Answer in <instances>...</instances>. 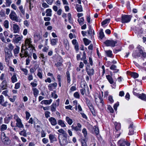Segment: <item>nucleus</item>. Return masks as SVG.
I'll return each instance as SVG.
<instances>
[{
	"label": "nucleus",
	"mask_w": 146,
	"mask_h": 146,
	"mask_svg": "<svg viewBox=\"0 0 146 146\" xmlns=\"http://www.w3.org/2000/svg\"><path fill=\"white\" fill-rule=\"evenodd\" d=\"M137 48L139 52L137 53L135 52L133 53L132 56L135 58L139 57L141 58H145L146 57V53L145 52L143 47L138 45L137 46Z\"/></svg>",
	"instance_id": "f257e3e1"
},
{
	"label": "nucleus",
	"mask_w": 146,
	"mask_h": 146,
	"mask_svg": "<svg viewBox=\"0 0 146 146\" xmlns=\"http://www.w3.org/2000/svg\"><path fill=\"white\" fill-rule=\"evenodd\" d=\"M9 19L12 21L18 22L19 21V19L16 12L13 10H11L9 15Z\"/></svg>",
	"instance_id": "f03ea898"
},
{
	"label": "nucleus",
	"mask_w": 146,
	"mask_h": 146,
	"mask_svg": "<svg viewBox=\"0 0 146 146\" xmlns=\"http://www.w3.org/2000/svg\"><path fill=\"white\" fill-rule=\"evenodd\" d=\"M95 101L98 106L101 109L103 108L104 104V102L101 96H99V98H95Z\"/></svg>",
	"instance_id": "7ed1b4c3"
},
{
	"label": "nucleus",
	"mask_w": 146,
	"mask_h": 146,
	"mask_svg": "<svg viewBox=\"0 0 146 146\" xmlns=\"http://www.w3.org/2000/svg\"><path fill=\"white\" fill-rule=\"evenodd\" d=\"M131 16L127 15H123L121 17V22L122 23H127L130 21Z\"/></svg>",
	"instance_id": "20e7f679"
},
{
	"label": "nucleus",
	"mask_w": 146,
	"mask_h": 146,
	"mask_svg": "<svg viewBox=\"0 0 146 146\" xmlns=\"http://www.w3.org/2000/svg\"><path fill=\"white\" fill-rule=\"evenodd\" d=\"M117 43V41L112 40H107L104 42V43L106 46H110L111 47H114Z\"/></svg>",
	"instance_id": "39448f33"
},
{
	"label": "nucleus",
	"mask_w": 146,
	"mask_h": 146,
	"mask_svg": "<svg viewBox=\"0 0 146 146\" xmlns=\"http://www.w3.org/2000/svg\"><path fill=\"white\" fill-rule=\"evenodd\" d=\"M4 97L2 95H0V104L4 107H6L8 105L9 107L11 106V104H8L7 101H6L4 102Z\"/></svg>",
	"instance_id": "423d86ee"
},
{
	"label": "nucleus",
	"mask_w": 146,
	"mask_h": 146,
	"mask_svg": "<svg viewBox=\"0 0 146 146\" xmlns=\"http://www.w3.org/2000/svg\"><path fill=\"white\" fill-rule=\"evenodd\" d=\"M1 139L5 144L8 145L10 144V140L8 137L6 136L4 133L1 134Z\"/></svg>",
	"instance_id": "0eeeda50"
},
{
	"label": "nucleus",
	"mask_w": 146,
	"mask_h": 146,
	"mask_svg": "<svg viewBox=\"0 0 146 146\" xmlns=\"http://www.w3.org/2000/svg\"><path fill=\"white\" fill-rule=\"evenodd\" d=\"M59 142L60 145L62 146L66 145L68 143H72L70 140L69 139L68 140L67 139L62 138V139L61 141L60 140Z\"/></svg>",
	"instance_id": "6e6552de"
},
{
	"label": "nucleus",
	"mask_w": 146,
	"mask_h": 146,
	"mask_svg": "<svg viewBox=\"0 0 146 146\" xmlns=\"http://www.w3.org/2000/svg\"><path fill=\"white\" fill-rule=\"evenodd\" d=\"M25 46L28 47H33V45L32 44V39L30 38H27L25 40Z\"/></svg>",
	"instance_id": "1a4fd4ad"
},
{
	"label": "nucleus",
	"mask_w": 146,
	"mask_h": 146,
	"mask_svg": "<svg viewBox=\"0 0 146 146\" xmlns=\"http://www.w3.org/2000/svg\"><path fill=\"white\" fill-rule=\"evenodd\" d=\"M80 86L82 88L84 89V90L86 89H87V94H89V89L85 81L83 80L81 82Z\"/></svg>",
	"instance_id": "9d476101"
},
{
	"label": "nucleus",
	"mask_w": 146,
	"mask_h": 146,
	"mask_svg": "<svg viewBox=\"0 0 146 146\" xmlns=\"http://www.w3.org/2000/svg\"><path fill=\"white\" fill-rule=\"evenodd\" d=\"M71 127L73 130H74L76 131H81L82 125L81 124L78 123L77 124L76 126H75L73 125L71 126Z\"/></svg>",
	"instance_id": "9b49d317"
},
{
	"label": "nucleus",
	"mask_w": 146,
	"mask_h": 146,
	"mask_svg": "<svg viewBox=\"0 0 146 146\" xmlns=\"http://www.w3.org/2000/svg\"><path fill=\"white\" fill-rule=\"evenodd\" d=\"M11 56L12 54L10 51H8L7 52L5 51V61L6 62H9Z\"/></svg>",
	"instance_id": "f8f14e48"
},
{
	"label": "nucleus",
	"mask_w": 146,
	"mask_h": 146,
	"mask_svg": "<svg viewBox=\"0 0 146 146\" xmlns=\"http://www.w3.org/2000/svg\"><path fill=\"white\" fill-rule=\"evenodd\" d=\"M15 37L13 39V41L17 43L19 41H21L23 38V36L18 35H14Z\"/></svg>",
	"instance_id": "ddd939ff"
},
{
	"label": "nucleus",
	"mask_w": 146,
	"mask_h": 146,
	"mask_svg": "<svg viewBox=\"0 0 146 146\" xmlns=\"http://www.w3.org/2000/svg\"><path fill=\"white\" fill-rule=\"evenodd\" d=\"M133 127V123H131L129 127V133H128L129 135H131L134 134V131Z\"/></svg>",
	"instance_id": "4468645a"
},
{
	"label": "nucleus",
	"mask_w": 146,
	"mask_h": 146,
	"mask_svg": "<svg viewBox=\"0 0 146 146\" xmlns=\"http://www.w3.org/2000/svg\"><path fill=\"white\" fill-rule=\"evenodd\" d=\"M7 87V82L6 80H3L1 83L0 88L2 90L6 89Z\"/></svg>",
	"instance_id": "2eb2a0df"
},
{
	"label": "nucleus",
	"mask_w": 146,
	"mask_h": 146,
	"mask_svg": "<svg viewBox=\"0 0 146 146\" xmlns=\"http://www.w3.org/2000/svg\"><path fill=\"white\" fill-rule=\"evenodd\" d=\"M13 33H19V25L17 24H13Z\"/></svg>",
	"instance_id": "dca6fc26"
},
{
	"label": "nucleus",
	"mask_w": 146,
	"mask_h": 146,
	"mask_svg": "<svg viewBox=\"0 0 146 146\" xmlns=\"http://www.w3.org/2000/svg\"><path fill=\"white\" fill-rule=\"evenodd\" d=\"M57 84L56 82L50 84L48 86V89L50 91H52L53 89L56 88Z\"/></svg>",
	"instance_id": "f3484780"
},
{
	"label": "nucleus",
	"mask_w": 146,
	"mask_h": 146,
	"mask_svg": "<svg viewBox=\"0 0 146 146\" xmlns=\"http://www.w3.org/2000/svg\"><path fill=\"white\" fill-rule=\"evenodd\" d=\"M49 121L50 122L52 125L55 126L57 124L56 120L54 118L51 117L49 118Z\"/></svg>",
	"instance_id": "a211bd4d"
},
{
	"label": "nucleus",
	"mask_w": 146,
	"mask_h": 146,
	"mask_svg": "<svg viewBox=\"0 0 146 146\" xmlns=\"http://www.w3.org/2000/svg\"><path fill=\"white\" fill-rule=\"evenodd\" d=\"M49 138L51 143H53V142L56 141H57V139L55 137V135L51 134L49 135Z\"/></svg>",
	"instance_id": "6ab92c4d"
},
{
	"label": "nucleus",
	"mask_w": 146,
	"mask_h": 146,
	"mask_svg": "<svg viewBox=\"0 0 146 146\" xmlns=\"http://www.w3.org/2000/svg\"><path fill=\"white\" fill-rule=\"evenodd\" d=\"M134 30L135 33L138 34L142 33L143 32L142 28L140 27H135Z\"/></svg>",
	"instance_id": "aec40b11"
},
{
	"label": "nucleus",
	"mask_w": 146,
	"mask_h": 146,
	"mask_svg": "<svg viewBox=\"0 0 146 146\" xmlns=\"http://www.w3.org/2000/svg\"><path fill=\"white\" fill-rule=\"evenodd\" d=\"M16 126L20 128H23L24 126L22 124L21 119L16 121Z\"/></svg>",
	"instance_id": "412c9836"
},
{
	"label": "nucleus",
	"mask_w": 146,
	"mask_h": 146,
	"mask_svg": "<svg viewBox=\"0 0 146 146\" xmlns=\"http://www.w3.org/2000/svg\"><path fill=\"white\" fill-rule=\"evenodd\" d=\"M106 78L108 81L109 83L111 84H113L114 83V81L113 80V78L112 77V76H110V75H107L106 76Z\"/></svg>",
	"instance_id": "4be33fe9"
},
{
	"label": "nucleus",
	"mask_w": 146,
	"mask_h": 146,
	"mask_svg": "<svg viewBox=\"0 0 146 146\" xmlns=\"http://www.w3.org/2000/svg\"><path fill=\"white\" fill-rule=\"evenodd\" d=\"M86 71L88 74L89 76H92L93 75L94 73V70L93 68L89 69L86 68Z\"/></svg>",
	"instance_id": "5701e85b"
},
{
	"label": "nucleus",
	"mask_w": 146,
	"mask_h": 146,
	"mask_svg": "<svg viewBox=\"0 0 146 146\" xmlns=\"http://www.w3.org/2000/svg\"><path fill=\"white\" fill-rule=\"evenodd\" d=\"M13 118V116L11 114H8L7 117H6L5 119V121L6 123H8L10 120Z\"/></svg>",
	"instance_id": "b1692460"
},
{
	"label": "nucleus",
	"mask_w": 146,
	"mask_h": 146,
	"mask_svg": "<svg viewBox=\"0 0 146 146\" xmlns=\"http://www.w3.org/2000/svg\"><path fill=\"white\" fill-rule=\"evenodd\" d=\"M21 53L20 54V56L22 58L25 56V48L24 46L23 45V44L21 47Z\"/></svg>",
	"instance_id": "393cba45"
},
{
	"label": "nucleus",
	"mask_w": 146,
	"mask_h": 146,
	"mask_svg": "<svg viewBox=\"0 0 146 146\" xmlns=\"http://www.w3.org/2000/svg\"><path fill=\"white\" fill-rule=\"evenodd\" d=\"M139 98L146 102V95L144 93L140 94L139 96Z\"/></svg>",
	"instance_id": "a878e982"
},
{
	"label": "nucleus",
	"mask_w": 146,
	"mask_h": 146,
	"mask_svg": "<svg viewBox=\"0 0 146 146\" xmlns=\"http://www.w3.org/2000/svg\"><path fill=\"white\" fill-rule=\"evenodd\" d=\"M88 33L90 36L94 35L95 34L94 30L92 29L91 27L90 26L89 27V30L88 31Z\"/></svg>",
	"instance_id": "bb28decb"
},
{
	"label": "nucleus",
	"mask_w": 146,
	"mask_h": 146,
	"mask_svg": "<svg viewBox=\"0 0 146 146\" xmlns=\"http://www.w3.org/2000/svg\"><path fill=\"white\" fill-rule=\"evenodd\" d=\"M119 143H123L124 145L125 144L127 146H129L130 144L129 142H127L124 139H121L119 140Z\"/></svg>",
	"instance_id": "cd10ccee"
},
{
	"label": "nucleus",
	"mask_w": 146,
	"mask_h": 146,
	"mask_svg": "<svg viewBox=\"0 0 146 146\" xmlns=\"http://www.w3.org/2000/svg\"><path fill=\"white\" fill-rule=\"evenodd\" d=\"M58 124L61 126L62 127H66V125L63 120L61 119L59 120L58 121Z\"/></svg>",
	"instance_id": "c85d7f7f"
},
{
	"label": "nucleus",
	"mask_w": 146,
	"mask_h": 146,
	"mask_svg": "<svg viewBox=\"0 0 146 146\" xmlns=\"http://www.w3.org/2000/svg\"><path fill=\"white\" fill-rule=\"evenodd\" d=\"M58 41L57 38H53L50 40V44L53 46L56 45Z\"/></svg>",
	"instance_id": "c756f323"
},
{
	"label": "nucleus",
	"mask_w": 146,
	"mask_h": 146,
	"mask_svg": "<svg viewBox=\"0 0 146 146\" xmlns=\"http://www.w3.org/2000/svg\"><path fill=\"white\" fill-rule=\"evenodd\" d=\"M65 120L69 125H71L73 123L72 120L68 116L66 117Z\"/></svg>",
	"instance_id": "7c9ffc66"
},
{
	"label": "nucleus",
	"mask_w": 146,
	"mask_h": 146,
	"mask_svg": "<svg viewBox=\"0 0 146 146\" xmlns=\"http://www.w3.org/2000/svg\"><path fill=\"white\" fill-rule=\"evenodd\" d=\"M56 104H52L50 106V110L52 112H55L56 110Z\"/></svg>",
	"instance_id": "2f4dec72"
},
{
	"label": "nucleus",
	"mask_w": 146,
	"mask_h": 146,
	"mask_svg": "<svg viewBox=\"0 0 146 146\" xmlns=\"http://www.w3.org/2000/svg\"><path fill=\"white\" fill-rule=\"evenodd\" d=\"M16 74H14L13 75L11 78V82L13 83H14L17 81V79L16 76Z\"/></svg>",
	"instance_id": "473e14b6"
},
{
	"label": "nucleus",
	"mask_w": 146,
	"mask_h": 146,
	"mask_svg": "<svg viewBox=\"0 0 146 146\" xmlns=\"http://www.w3.org/2000/svg\"><path fill=\"white\" fill-rule=\"evenodd\" d=\"M62 62H63L62 61H61V62H58L55 64V65L58 68L59 70H61V68L60 67L63 65Z\"/></svg>",
	"instance_id": "72a5a7b5"
},
{
	"label": "nucleus",
	"mask_w": 146,
	"mask_h": 146,
	"mask_svg": "<svg viewBox=\"0 0 146 146\" xmlns=\"http://www.w3.org/2000/svg\"><path fill=\"white\" fill-rule=\"evenodd\" d=\"M76 8L78 12H81L82 11V8L81 5L77 4Z\"/></svg>",
	"instance_id": "f704fd0d"
},
{
	"label": "nucleus",
	"mask_w": 146,
	"mask_h": 146,
	"mask_svg": "<svg viewBox=\"0 0 146 146\" xmlns=\"http://www.w3.org/2000/svg\"><path fill=\"white\" fill-rule=\"evenodd\" d=\"M52 11L51 9H48L46 10V16H49L51 17L52 16Z\"/></svg>",
	"instance_id": "c9c22d12"
},
{
	"label": "nucleus",
	"mask_w": 146,
	"mask_h": 146,
	"mask_svg": "<svg viewBox=\"0 0 146 146\" xmlns=\"http://www.w3.org/2000/svg\"><path fill=\"white\" fill-rule=\"evenodd\" d=\"M116 68V66L113 64L111 65L110 68V69L114 70L115 71L114 72H118L119 70Z\"/></svg>",
	"instance_id": "e433bc0d"
},
{
	"label": "nucleus",
	"mask_w": 146,
	"mask_h": 146,
	"mask_svg": "<svg viewBox=\"0 0 146 146\" xmlns=\"http://www.w3.org/2000/svg\"><path fill=\"white\" fill-rule=\"evenodd\" d=\"M33 94L35 98L37 96L39 93V91L36 88H33L32 89Z\"/></svg>",
	"instance_id": "4c0bfd02"
},
{
	"label": "nucleus",
	"mask_w": 146,
	"mask_h": 146,
	"mask_svg": "<svg viewBox=\"0 0 146 146\" xmlns=\"http://www.w3.org/2000/svg\"><path fill=\"white\" fill-rule=\"evenodd\" d=\"M26 48H27V49H28L29 51V53L30 54H31L33 52V50H35V47L33 46V47H26Z\"/></svg>",
	"instance_id": "58836bf2"
},
{
	"label": "nucleus",
	"mask_w": 146,
	"mask_h": 146,
	"mask_svg": "<svg viewBox=\"0 0 146 146\" xmlns=\"http://www.w3.org/2000/svg\"><path fill=\"white\" fill-rule=\"evenodd\" d=\"M77 21L80 25H82L84 24V19L83 17L78 19Z\"/></svg>",
	"instance_id": "ea45409f"
},
{
	"label": "nucleus",
	"mask_w": 146,
	"mask_h": 146,
	"mask_svg": "<svg viewBox=\"0 0 146 146\" xmlns=\"http://www.w3.org/2000/svg\"><path fill=\"white\" fill-rule=\"evenodd\" d=\"M19 9L21 13L23 15H24L25 14V10L23 8L22 5H21L19 7Z\"/></svg>",
	"instance_id": "a19ab883"
},
{
	"label": "nucleus",
	"mask_w": 146,
	"mask_h": 146,
	"mask_svg": "<svg viewBox=\"0 0 146 146\" xmlns=\"http://www.w3.org/2000/svg\"><path fill=\"white\" fill-rule=\"evenodd\" d=\"M66 76L67 78L68 82V83H70V82L71 80L70 74L69 71H67L66 72Z\"/></svg>",
	"instance_id": "79ce46f5"
},
{
	"label": "nucleus",
	"mask_w": 146,
	"mask_h": 146,
	"mask_svg": "<svg viewBox=\"0 0 146 146\" xmlns=\"http://www.w3.org/2000/svg\"><path fill=\"white\" fill-rule=\"evenodd\" d=\"M105 51L108 56L110 57H111L112 56L113 54L111 51V50H106Z\"/></svg>",
	"instance_id": "37998d69"
},
{
	"label": "nucleus",
	"mask_w": 146,
	"mask_h": 146,
	"mask_svg": "<svg viewBox=\"0 0 146 146\" xmlns=\"http://www.w3.org/2000/svg\"><path fill=\"white\" fill-rule=\"evenodd\" d=\"M83 41L86 46H87L89 45L91 42V41L86 38H84L83 39Z\"/></svg>",
	"instance_id": "c03bdc74"
},
{
	"label": "nucleus",
	"mask_w": 146,
	"mask_h": 146,
	"mask_svg": "<svg viewBox=\"0 0 146 146\" xmlns=\"http://www.w3.org/2000/svg\"><path fill=\"white\" fill-rule=\"evenodd\" d=\"M88 107L92 114L94 115H95L96 113L92 105Z\"/></svg>",
	"instance_id": "a18cd8bd"
},
{
	"label": "nucleus",
	"mask_w": 146,
	"mask_h": 146,
	"mask_svg": "<svg viewBox=\"0 0 146 146\" xmlns=\"http://www.w3.org/2000/svg\"><path fill=\"white\" fill-rule=\"evenodd\" d=\"M34 40L37 41L40 39V36L39 35H34Z\"/></svg>",
	"instance_id": "49530a36"
},
{
	"label": "nucleus",
	"mask_w": 146,
	"mask_h": 146,
	"mask_svg": "<svg viewBox=\"0 0 146 146\" xmlns=\"http://www.w3.org/2000/svg\"><path fill=\"white\" fill-rule=\"evenodd\" d=\"M94 129L95 133L96 135H98L99 132V129L98 127L96 126H94Z\"/></svg>",
	"instance_id": "de8ad7c7"
},
{
	"label": "nucleus",
	"mask_w": 146,
	"mask_h": 146,
	"mask_svg": "<svg viewBox=\"0 0 146 146\" xmlns=\"http://www.w3.org/2000/svg\"><path fill=\"white\" fill-rule=\"evenodd\" d=\"M110 21V19H107L103 21L101 23L102 25H106L107 23H109Z\"/></svg>",
	"instance_id": "09e8293b"
},
{
	"label": "nucleus",
	"mask_w": 146,
	"mask_h": 146,
	"mask_svg": "<svg viewBox=\"0 0 146 146\" xmlns=\"http://www.w3.org/2000/svg\"><path fill=\"white\" fill-rule=\"evenodd\" d=\"M7 126L6 125L3 124L1 125V127L0 131L1 132L3 131L6 130L7 129Z\"/></svg>",
	"instance_id": "8fccbe9b"
},
{
	"label": "nucleus",
	"mask_w": 146,
	"mask_h": 146,
	"mask_svg": "<svg viewBox=\"0 0 146 146\" xmlns=\"http://www.w3.org/2000/svg\"><path fill=\"white\" fill-rule=\"evenodd\" d=\"M19 134L23 136L24 137H26L27 136V134L26 131L25 129H23V131H21L19 132Z\"/></svg>",
	"instance_id": "3c124183"
},
{
	"label": "nucleus",
	"mask_w": 146,
	"mask_h": 146,
	"mask_svg": "<svg viewBox=\"0 0 146 146\" xmlns=\"http://www.w3.org/2000/svg\"><path fill=\"white\" fill-rule=\"evenodd\" d=\"M19 47L17 46L13 50L14 53L15 54H17L19 53Z\"/></svg>",
	"instance_id": "603ef678"
},
{
	"label": "nucleus",
	"mask_w": 146,
	"mask_h": 146,
	"mask_svg": "<svg viewBox=\"0 0 146 146\" xmlns=\"http://www.w3.org/2000/svg\"><path fill=\"white\" fill-rule=\"evenodd\" d=\"M9 22L7 20L5 21L3 23V25L4 27L6 29L9 28Z\"/></svg>",
	"instance_id": "864d4df0"
},
{
	"label": "nucleus",
	"mask_w": 146,
	"mask_h": 146,
	"mask_svg": "<svg viewBox=\"0 0 146 146\" xmlns=\"http://www.w3.org/2000/svg\"><path fill=\"white\" fill-rule=\"evenodd\" d=\"M104 37V35L103 32V29H101L99 33V37L101 39H102Z\"/></svg>",
	"instance_id": "5fc2aeb1"
},
{
	"label": "nucleus",
	"mask_w": 146,
	"mask_h": 146,
	"mask_svg": "<svg viewBox=\"0 0 146 146\" xmlns=\"http://www.w3.org/2000/svg\"><path fill=\"white\" fill-rule=\"evenodd\" d=\"M121 127V124L119 123H116L115 124V128L116 130L117 131L120 129Z\"/></svg>",
	"instance_id": "6e6d98bb"
},
{
	"label": "nucleus",
	"mask_w": 146,
	"mask_h": 146,
	"mask_svg": "<svg viewBox=\"0 0 146 146\" xmlns=\"http://www.w3.org/2000/svg\"><path fill=\"white\" fill-rule=\"evenodd\" d=\"M74 96L76 98L79 99L80 98V95L78 92H77L74 94Z\"/></svg>",
	"instance_id": "4d7b16f0"
},
{
	"label": "nucleus",
	"mask_w": 146,
	"mask_h": 146,
	"mask_svg": "<svg viewBox=\"0 0 146 146\" xmlns=\"http://www.w3.org/2000/svg\"><path fill=\"white\" fill-rule=\"evenodd\" d=\"M5 4L7 7L10 6L11 4L12 3L11 0H5Z\"/></svg>",
	"instance_id": "13d9d810"
},
{
	"label": "nucleus",
	"mask_w": 146,
	"mask_h": 146,
	"mask_svg": "<svg viewBox=\"0 0 146 146\" xmlns=\"http://www.w3.org/2000/svg\"><path fill=\"white\" fill-rule=\"evenodd\" d=\"M82 132L83 133L84 137L86 138L87 135V131L86 129L84 128L82 130Z\"/></svg>",
	"instance_id": "bf43d9fd"
},
{
	"label": "nucleus",
	"mask_w": 146,
	"mask_h": 146,
	"mask_svg": "<svg viewBox=\"0 0 146 146\" xmlns=\"http://www.w3.org/2000/svg\"><path fill=\"white\" fill-rule=\"evenodd\" d=\"M44 103L45 105H49L52 102V100L51 99H50L49 100H44Z\"/></svg>",
	"instance_id": "052dcab7"
},
{
	"label": "nucleus",
	"mask_w": 146,
	"mask_h": 146,
	"mask_svg": "<svg viewBox=\"0 0 146 146\" xmlns=\"http://www.w3.org/2000/svg\"><path fill=\"white\" fill-rule=\"evenodd\" d=\"M16 97V96H13V98H10L9 96H8V98L9 99L10 101L12 102H14L15 100V98Z\"/></svg>",
	"instance_id": "680f3d73"
},
{
	"label": "nucleus",
	"mask_w": 146,
	"mask_h": 146,
	"mask_svg": "<svg viewBox=\"0 0 146 146\" xmlns=\"http://www.w3.org/2000/svg\"><path fill=\"white\" fill-rule=\"evenodd\" d=\"M0 39L2 42H5V40L2 33H0Z\"/></svg>",
	"instance_id": "e2e57ef3"
},
{
	"label": "nucleus",
	"mask_w": 146,
	"mask_h": 146,
	"mask_svg": "<svg viewBox=\"0 0 146 146\" xmlns=\"http://www.w3.org/2000/svg\"><path fill=\"white\" fill-rule=\"evenodd\" d=\"M132 76L134 78H136L138 77V74L136 72H133L131 74Z\"/></svg>",
	"instance_id": "0e129e2a"
},
{
	"label": "nucleus",
	"mask_w": 146,
	"mask_h": 146,
	"mask_svg": "<svg viewBox=\"0 0 146 146\" xmlns=\"http://www.w3.org/2000/svg\"><path fill=\"white\" fill-rule=\"evenodd\" d=\"M44 114L45 117L47 118L50 117V113L49 111H46L45 112Z\"/></svg>",
	"instance_id": "69168bd1"
},
{
	"label": "nucleus",
	"mask_w": 146,
	"mask_h": 146,
	"mask_svg": "<svg viewBox=\"0 0 146 146\" xmlns=\"http://www.w3.org/2000/svg\"><path fill=\"white\" fill-rule=\"evenodd\" d=\"M21 70L24 72V74L25 75H27L28 74V70L26 68H21Z\"/></svg>",
	"instance_id": "338daca9"
},
{
	"label": "nucleus",
	"mask_w": 146,
	"mask_h": 146,
	"mask_svg": "<svg viewBox=\"0 0 146 146\" xmlns=\"http://www.w3.org/2000/svg\"><path fill=\"white\" fill-rule=\"evenodd\" d=\"M55 93V91H54L53 92H52L51 94L52 97L55 99L56 98L58 97L57 95Z\"/></svg>",
	"instance_id": "774afa93"
}]
</instances>
